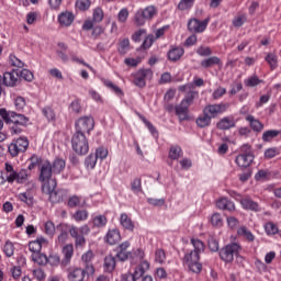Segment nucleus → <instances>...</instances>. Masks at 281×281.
Returning <instances> with one entry per match:
<instances>
[{
  "label": "nucleus",
  "mask_w": 281,
  "mask_h": 281,
  "mask_svg": "<svg viewBox=\"0 0 281 281\" xmlns=\"http://www.w3.org/2000/svg\"><path fill=\"white\" fill-rule=\"evenodd\" d=\"M210 24V18L201 21L199 19H191L188 22V30L194 34H203L205 30H207V25Z\"/></svg>",
  "instance_id": "dca6fc26"
},
{
  "label": "nucleus",
  "mask_w": 281,
  "mask_h": 281,
  "mask_svg": "<svg viewBox=\"0 0 281 281\" xmlns=\"http://www.w3.org/2000/svg\"><path fill=\"white\" fill-rule=\"evenodd\" d=\"M150 269V263L146 260L142 261L140 265H138L134 272H127L122 276L121 281H137L139 278H143L146 271Z\"/></svg>",
  "instance_id": "ddd939ff"
},
{
  "label": "nucleus",
  "mask_w": 281,
  "mask_h": 281,
  "mask_svg": "<svg viewBox=\"0 0 281 281\" xmlns=\"http://www.w3.org/2000/svg\"><path fill=\"white\" fill-rule=\"evenodd\" d=\"M66 166H67V162L65 161V159L56 158L53 161V166H52L54 175H60L63 170H65Z\"/></svg>",
  "instance_id": "c9c22d12"
},
{
  "label": "nucleus",
  "mask_w": 281,
  "mask_h": 281,
  "mask_svg": "<svg viewBox=\"0 0 281 281\" xmlns=\"http://www.w3.org/2000/svg\"><path fill=\"white\" fill-rule=\"evenodd\" d=\"M117 263V259L113 255L105 256L103 260V271L104 273H113L115 271V267Z\"/></svg>",
  "instance_id": "393cba45"
},
{
  "label": "nucleus",
  "mask_w": 281,
  "mask_h": 281,
  "mask_svg": "<svg viewBox=\"0 0 281 281\" xmlns=\"http://www.w3.org/2000/svg\"><path fill=\"white\" fill-rule=\"evenodd\" d=\"M195 98H199V92L195 91V90H190L189 92H187V94L181 100V102L183 104H186L187 106H192V104H194V99Z\"/></svg>",
  "instance_id": "58836bf2"
},
{
  "label": "nucleus",
  "mask_w": 281,
  "mask_h": 281,
  "mask_svg": "<svg viewBox=\"0 0 281 281\" xmlns=\"http://www.w3.org/2000/svg\"><path fill=\"white\" fill-rule=\"evenodd\" d=\"M128 247H131V241L128 240L123 241L116 247V255L114 257H116L120 262H126V260L131 258V251H128Z\"/></svg>",
  "instance_id": "a211bd4d"
},
{
  "label": "nucleus",
  "mask_w": 281,
  "mask_h": 281,
  "mask_svg": "<svg viewBox=\"0 0 281 281\" xmlns=\"http://www.w3.org/2000/svg\"><path fill=\"white\" fill-rule=\"evenodd\" d=\"M263 229L267 234V236H276V234L279 233L280 228L278 227V224L273 222H268L265 224Z\"/></svg>",
  "instance_id": "37998d69"
},
{
  "label": "nucleus",
  "mask_w": 281,
  "mask_h": 281,
  "mask_svg": "<svg viewBox=\"0 0 281 281\" xmlns=\"http://www.w3.org/2000/svg\"><path fill=\"white\" fill-rule=\"evenodd\" d=\"M190 243L193 250H189L182 258V265L192 273H201L203 271V263H201V254L205 251V243L199 238H191Z\"/></svg>",
  "instance_id": "f257e3e1"
},
{
  "label": "nucleus",
  "mask_w": 281,
  "mask_h": 281,
  "mask_svg": "<svg viewBox=\"0 0 281 281\" xmlns=\"http://www.w3.org/2000/svg\"><path fill=\"white\" fill-rule=\"evenodd\" d=\"M166 250H164V248H156L154 252V262H156V265H166Z\"/></svg>",
  "instance_id": "e433bc0d"
},
{
  "label": "nucleus",
  "mask_w": 281,
  "mask_h": 281,
  "mask_svg": "<svg viewBox=\"0 0 281 281\" xmlns=\"http://www.w3.org/2000/svg\"><path fill=\"white\" fill-rule=\"evenodd\" d=\"M246 122H249L250 128H252L255 133H260L262 132V128H265V125L262 124V122H260L254 115H247Z\"/></svg>",
  "instance_id": "2f4dec72"
},
{
  "label": "nucleus",
  "mask_w": 281,
  "mask_h": 281,
  "mask_svg": "<svg viewBox=\"0 0 281 281\" xmlns=\"http://www.w3.org/2000/svg\"><path fill=\"white\" fill-rule=\"evenodd\" d=\"M228 194L229 196H232V199L240 203L244 210H249L250 212H260V205L258 204V202L252 201V199L248 195L243 196V194L234 190H229Z\"/></svg>",
  "instance_id": "0eeeda50"
},
{
  "label": "nucleus",
  "mask_w": 281,
  "mask_h": 281,
  "mask_svg": "<svg viewBox=\"0 0 281 281\" xmlns=\"http://www.w3.org/2000/svg\"><path fill=\"white\" fill-rule=\"evenodd\" d=\"M186 54V50L181 46H173L168 52V59L171 63H177V60H181V57Z\"/></svg>",
  "instance_id": "c756f323"
},
{
  "label": "nucleus",
  "mask_w": 281,
  "mask_h": 281,
  "mask_svg": "<svg viewBox=\"0 0 281 281\" xmlns=\"http://www.w3.org/2000/svg\"><path fill=\"white\" fill-rule=\"evenodd\" d=\"M95 128V120H93V116H83L76 121L75 123V133H81V135H91V131Z\"/></svg>",
  "instance_id": "f8f14e48"
},
{
  "label": "nucleus",
  "mask_w": 281,
  "mask_h": 281,
  "mask_svg": "<svg viewBox=\"0 0 281 281\" xmlns=\"http://www.w3.org/2000/svg\"><path fill=\"white\" fill-rule=\"evenodd\" d=\"M13 102L16 111H23V109H25V106L27 105V101L21 95L15 97Z\"/></svg>",
  "instance_id": "864d4df0"
},
{
  "label": "nucleus",
  "mask_w": 281,
  "mask_h": 281,
  "mask_svg": "<svg viewBox=\"0 0 281 281\" xmlns=\"http://www.w3.org/2000/svg\"><path fill=\"white\" fill-rule=\"evenodd\" d=\"M106 223H109L106 215H94L89 222L92 225V229H102V227H106Z\"/></svg>",
  "instance_id": "c85d7f7f"
},
{
  "label": "nucleus",
  "mask_w": 281,
  "mask_h": 281,
  "mask_svg": "<svg viewBox=\"0 0 281 281\" xmlns=\"http://www.w3.org/2000/svg\"><path fill=\"white\" fill-rule=\"evenodd\" d=\"M120 225L123 227V229H126L127 232L135 231V222H133V220L126 213H121Z\"/></svg>",
  "instance_id": "7c9ffc66"
},
{
  "label": "nucleus",
  "mask_w": 281,
  "mask_h": 281,
  "mask_svg": "<svg viewBox=\"0 0 281 281\" xmlns=\"http://www.w3.org/2000/svg\"><path fill=\"white\" fill-rule=\"evenodd\" d=\"M29 124L30 117L25 116L24 114L11 112V122L9 124L11 135H21V132L25 131Z\"/></svg>",
  "instance_id": "39448f33"
},
{
  "label": "nucleus",
  "mask_w": 281,
  "mask_h": 281,
  "mask_svg": "<svg viewBox=\"0 0 281 281\" xmlns=\"http://www.w3.org/2000/svg\"><path fill=\"white\" fill-rule=\"evenodd\" d=\"M71 144L72 150H75L77 155H87V153H89V140L85 134L75 132Z\"/></svg>",
  "instance_id": "9d476101"
},
{
  "label": "nucleus",
  "mask_w": 281,
  "mask_h": 281,
  "mask_svg": "<svg viewBox=\"0 0 281 281\" xmlns=\"http://www.w3.org/2000/svg\"><path fill=\"white\" fill-rule=\"evenodd\" d=\"M227 93V89L223 88V87H217L213 93H212V98L213 100H221V98H223V95H225Z\"/></svg>",
  "instance_id": "338daca9"
},
{
  "label": "nucleus",
  "mask_w": 281,
  "mask_h": 281,
  "mask_svg": "<svg viewBox=\"0 0 281 281\" xmlns=\"http://www.w3.org/2000/svg\"><path fill=\"white\" fill-rule=\"evenodd\" d=\"M155 16H157V7L148 5L135 13L134 23L138 27H142L143 25H146L147 21H150Z\"/></svg>",
  "instance_id": "6e6552de"
},
{
  "label": "nucleus",
  "mask_w": 281,
  "mask_h": 281,
  "mask_svg": "<svg viewBox=\"0 0 281 281\" xmlns=\"http://www.w3.org/2000/svg\"><path fill=\"white\" fill-rule=\"evenodd\" d=\"M214 65H223L221 58L217 56H212L201 61V67H203V69H210V67H214Z\"/></svg>",
  "instance_id": "f704fd0d"
},
{
  "label": "nucleus",
  "mask_w": 281,
  "mask_h": 281,
  "mask_svg": "<svg viewBox=\"0 0 281 281\" xmlns=\"http://www.w3.org/2000/svg\"><path fill=\"white\" fill-rule=\"evenodd\" d=\"M180 157H183V149L178 145H172L169 149V159L177 161Z\"/></svg>",
  "instance_id": "ea45409f"
},
{
  "label": "nucleus",
  "mask_w": 281,
  "mask_h": 281,
  "mask_svg": "<svg viewBox=\"0 0 281 281\" xmlns=\"http://www.w3.org/2000/svg\"><path fill=\"white\" fill-rule=\"evenodd\" d=\"M211 224L213 225V227H223V217L220 213H214L211 216Z\"/></svg>",
  "instance_id": "0e129e2a"
},
{
  "label": "nucleus",
  "mask_w": 281,
  "mask_h": 281,
  "mask_svg": "<svg viewBox=\"0 0 281 281\" xmlns=\"http://www.w3.org/2000/svg\"><path fill=\"white\" fill-rule=\"evenodd\" d=\"M128 9L124 8L121 9L119 14H117V21L119 23H126L128 21Z\"/></svg>",
  "instance_id": "774afa93"
},
{
  "label": "nucleus",
  "mask_w": 281,
  "mask_h": 281,
  "mask_svg": "<svg viewBox=\"0 0 281 281\" xmlns=\"http://www.w3.org/2000/svg\"><path fill=\"white\" fill-rule=\"evenodd\" d=\"M76 8H78V10L81 12H87V10L91 8V0H77Z\"/></svg>",
  "instance_id": "bf43d9fd"
},
{
  "label": "nucleus",
  "mask_w": 281,
  "mask_h": 281,
  "mask_svg": "<svg viewBox=\"0 0 281 281\" xmlns=\"http://www.w3.org/2000/svg\"><path fill=\"white\" fill-rule=\"evenodd\" d=\"M63 254L65 259L63 260L64 265H69L71 262V258H74V245L69 244L64 246Z\"/></svg>",
  "instance_id": "4c0bfd02"
},
{
  "label": "nucleus",
  "mask_w": 281,
  "mask_h": 281,
  "mask_svg": "<svg viewBox=\"0 0 281 281\" xmlns=\"http://www.w3.org/2000/svg\"><path fill=\"white\" fill-rule=\"evenodd\" d=\"M42 115L46 117L47 122H56V112L49 105L42 108Z\"/></svg>",
  "instance_id": "a19ab883"
},
{
  "label": "nucleus",
  "mask_w": 281,
  "mask_h": 281,
  "mask_svg": "<svg viewBox=\"0 0 281 281\" xmlns=\"http://www.w3.org/2000/svg\"><path fill=\"white\" fill-rule=\"evenodd\" d=\"M216 207L226 212H234L236 210V204L227 198H222L216 201Z\"/></svg>",
  "instance_id": "cd10ccee"
},
{
  "label": "nucleus",
  "mask_w": 281,
  "mask_h": 281,
  "mask_svg": "<svg viewBox=\"0 0 281 281\" xmlns=\"http://www.w3.org/2000/svg\"><path fill=\"white\" fill-rule=\"evenodd\" d=\"M9 65H11V67H18L19 69H23V67H25L23 60L19 59L14 54L9 56Z\"/></svg>",
  "instance_id": "603ef678"
},
{
  "label": "nucleus",
  "mask_w": 281,
  "mask_h": 281,
  "mask_svg": "<svg viewBox=\"0 0 281 281\" xmlns=\"http://www.w3.org/2000/svg\"><path fill=\"white\" fill-rule=\"evenodd\" d=\"M92 21L94 23H102L104 21V10L102 8L98 7L93 10Z\"/></svg>",
  "instance_id": "3c124183"
},
{
  "label": "nucleus",
  "mask_w": 281,
  "mask_h": 281,
  "mask_svg": "<svg viewBox=\"0 0 281 281\" xmlns=\"http://www.w3.org/2000/svg\"><path fill=\"white\" fill-rule=\"evenodd\" d=\"M91 233V228L89 225L85 224L78 228V226H71L69 228V234L71 238L75 240V247L77 249H82L87 245V238L85 236H89Z\"/></svg>",
  "instance_id": "20e7f679"
},
{
  "label": "nucleus",
  "mask_w": 281,
  "mask_h": 281,
  "mask_svg": "<svg viewBox=\"0 0 281 281\" xmlns=\"http://www.w3.org/2000/svg\"><path fill=\"white\" fill-rule=\"evenodd\" d=\"M247 21V14L246 13H241V14H237L234 19L232 24L235 27H243V25L245 24V22Z\"/></svg>",
  "instance_id": "5fc2aeb1"
},
{
  "label": "nucleus",
  "mask_w": 281,
  "mask_h": 281,
  "mask_svg": "<svg viewBox=\"0 0 281 281\" xmlns=\"http://www.w3.org/2000/svg\"><path fill=\"white\" fill-rule=\"evenodd\" d=\"M195 124L199 128H207V126H211L212 124V119L202 112V114L195 120Z\"/></svg>",
  "instance_id": "72a5a7b5"
},
{
  "label": "nucleus",
  "mask_w": 281,
  "mask_h": 281,
  "mask_svg": "<svg viewBox=\"0 0 281 281\" xmlns=\"http://www.w3.org/2000/svg\"><path fill=\"white\" fill-rule=\"evenodd\" d=\"M95 260V252L93 250H87L81 256V262L85 265V270L87 276H93L95 273V267L93 266V261Z\"/></svg>",
  "instance_id": "f3484780"
},
{
  "label": "nucleus",
  "mask_w": 281,
  "mask_h": 281,
  "mask_svg": "<svg viewBox=\"0 0 281 281\" xmlns=\"http://www.w3.org/2000/svg\"><path fill=\"white\" fill-rule=\"evenodd\" d=\"M194 7V0H181L178 4V10L184 12L186 10H191Z\"/></svg>",
  "instance_id": "13d9d810"
},
{
  "label": "nucleus",
  "mask_w": 281,
  "mask_h": 281,
  "mask_svg": "<svg viewBox=\"0 0 281 281\" xmlns=\"http://www.w3.org/2000/svg\"><path fill=\"white\" fill-rule=\"evenodd\" d=\"M153 69L150 68H140L136 72L131 75L132 82L135 85V87H138L139 89H144L146 87L147 80H153Z\"/></svg>",
  "instance_id": "1a4fd4ad"
},
{
  "label": "nucleus",
  "mask_w": 281,
  "mask_h": 281,
  "mask_svg": "<svg viewBox=\"0 0 281 281\" xmlns=\"http://www.w3.org/2000/svg\"><path fill=\"white\" fill-rule=\"evenodd\" d=\"M241 249L243 247L238 243H231L220 249L218 256L223 262L231 265V262H234V258L240 254Z\"/></svg>",
  "instance_id": "423d86ee"
},
{
  "label": "nucleus",
  "mask_w": 281,
  "mask_h": 281,
  "mask_svg": "<svg viewBox=\"0 0 281 281\" xmlns=\"http://www.w3.org/2000/svg\"><path fill=\"white\" fill-rule=\"evenodd\" d=\"M87 270L82 268H70L68 270V280L69 281H85L87 278Z\"/></svg>",
  "instance_id": "aec40b11"
},
{
  "label": "nucleus",
  "mask_w": 281,
  "mask_h": 281,
  "mask_svg": "<svg viewBox=\"0 0 281 281\" xmlns=\"http://www.w3.org/2000/svg\"><path fill=\"white\" fill-rule=\"evenodd\" d=\"M140 64H142V57H136V58L127 57L124 59V65H126V67H137Z\"/></svg>",
  "instance_id": "69168bd1"
},
{
  "label": "nucleus",
  "mask_w": 281,
  "mask_h": 281,
  "mask_svg": "<svg viewBox=\"0 0 281 281\" xmlns=\"http://www.w3.org/2000/svg\"><path fill=\"white\" fill-rule=\"evenodd\" d=\"M216 127L220 131H229V128H236V119H234L232 115L224 116L217 122Z\"/></svg>",
  "instance_id": "4be33fe9"
},
{
  "label": "nucleus",
  "mask_w": 281,
  "mask_h": 281,
  "mask_svg": "<svg viewBox=\"0 0 281 281\" xmlns=\"http://www.w3.org/2000/svg\"><path fill=\"white\" fill-rule=\"evenodd\" d=\"M131 190L134 194H139V192H142V178H135L131 182Z\"/></svg>",
  "instance_id": "4d7b16f0"
},
{
  "label": "nucleus",
  "mask_w": 281,
  "mask_h": 281,
  "mask_svg": "<svg viewBox=\"0 0 281 281\" xmlns=\"http://www.w3.org/2000/svg\"><path fill=\"white\" fill-rule=\"evenodd\" d=\"M30 161H31V164L29 165L26 170L30 172V175H32V170H34L36 168V166H38V164H41L43 160L37 155H33L30 158Z\"/></svg>",
  "instance_id": "052dcab7"
},
{
  "label": "nucleus",
  "mask_w": 281,
  "mask_h": 281,
  "mask_svg": "<svg viewBox=\"0 0 281 281\" xmlns=\"http://www.w3.org/2000/svg\"><path fill=\"white\" fill-rule=\"evenodd\" d=\"M237 236L246 240V243H254L256 240V235L247 228V226H240L237 228Z\"/></svg>",
  "instance_id": "bb28decb"
},
{
  "label": "nucleus",
  "mask_w": 281,
  "mask_h": 281,
  "mask_svg": "<svg viewBox=\"0 0 281 281\" xmlns=\"http://www.w3.org/2000/svg\"><path fill=\"white\" fill-rule=\"evenodd\" d=\"M52 175H54L52 162H49V160H46L40 167L38 180L43 183L42 186L43 194H48L50 201L54 202V194H56L57 182H56V179H52Z\"/></svg>",
  "instance_id": "7ed1b4c3"
},
{
  "label": "nucleus",
  "mask_w": 281,
  "mask_h": 281,
  "mask_svg": "<svg viewBox=\"0 0 281 281\" xmlns=\"http://www.w3.org/2000/svg\"><path fill=\"white\" fill-rule=\"evenodd\" d=\"M241 150H244V154H239L236 159L235 164L239 166V168H249L251 164L254 162V154L251 153V146L249 145H244Z\"/></svg>",
  "instance_id": "2eb2a0df"
},
{
  "label": "nucleus",
  "mask_w": 281,
  "mask_h": 281,
  "mask_svg": "<svg viewBox=\"0 0 281 281\" xmlns=\"http://www.w3.org/2000/svg\"><path fill=\"white\" fill-rule=\"evenodd\" d=\"M30 171L27 169H20L16 171L14 166L5 162L4 165V173L0 171V186L3 183H18L20 186H24L30 182Z\"/></svg>",
  "instance_id": "f03ea898"
},
{
  "label": "nucleus",
  "mask_w": 281,
  "mask_h": 281,
  "mask_svg": "<svg viewBox=\"0 0 281 281\" xmlns=\"http://www.w3.org/2000/svg\"><path fill=\"white\" fill-rule=\"evenodd\" d=\"M72 218L77 222V223H82L85 221H87V218H89V211L87 210H78L74 215Z\"/></svg>",
  "instance_id": "de8ad7c7"
},
{
  "label": "nucleus",
  "mask_w": 281,
  "mask_h": 281,
  "mask_svg": "<svg viewBox=\"0 0 281 281\" xmlns=\"http://www.w3.org/2000/svg\"><path fill=\"white\" fill-rule=\"evenodd\" d=\"M278 135H280V131L278 130H268L266 132H263L261 139L262 142H273V139H276V137H278Z\"/></svg>",
  "instance_id": "c03bdc74"
},
{
  "label": "nucleus",
  "mask_w": 281,
  "mask_h": 281,
  "mask_svg": "<svg viewBox=\"0 0 281 281\" xmlns=\"http://www.w3.org/2000/svg\"><path fill=\"white\" fill-rule=\"evenodd\" d=\"M260 82H262V80H260V78H258V76H252V77L244 80L245 87H258V85H260Z\"/></svg>",
  "instance_id": "e2e57ef3"
},
{
  "label": "nucleus",
  "mask_w": 281,
  "mask_h": 281,
  "mask_svg": "<svg viewBox=\"0 0 281 281\" xmlns=\"http://www.w3.org/2000/svg\"><path fill=\"white\" fill-rule=\"evenodd\" d=\"M229 106H231L229 102L207 104L203 109V113L209 115L211 120H216L218 115H223V113H227V111H229Z\"/></svg>",
  "instance_id": "9b49d317"
},
{
  "label": "nucleus",
  "mask_w": 281,
  "mask_h": 281,
  "mask_svg": "<svg viewBox=\"0 0 281 281\" xmlns=\"http://www.w3.org/2000/svg\"><path fill=\"white\" fill-rule=\"evenodd\" d=\"M29 147L30 140L27 139V137L22 136L13 140L9 145L8 150L11 157H18L20 153H25V150H27Z\"/></svg>",
  "instance_id": "4468645a"
},
{
  "label": "nucleus",
  "mask_w": 281,
  "mask_h": 281,
  "mask_svg": "<svg viewBox=\"0 0 281 281\" xmlns=\"http://www.w3.org/2000/svg\"><path fill=\"white\" fill-rule=\"evenodd\" d=\"M103 85L108 89H111V91H113L116 95H119V98H123L124 97V91H122L120 89V87H117L115 83H113V81H111L109 79H104L103 80Z\"/></svg>",
  "instance_id": "79ce46f5"
},
{
  "label": "nucleus",
  "mask_w": 281,
  "mask_h": 281,
  "mask_svg": "<svg viewBox=\"0 0 281 281\" xmlns=\"http://www.w3.org/2000/svg\"><path fill=\"white\" fill-rule=\"evenodd\" d=\"M266 63L270 66V69L273 71L274 69H278V55L273 53H269L266 56Z\"/></svg>",
  "instance_id": "8fccbe9b"
},
{
  "label": "nucleus",
  "mask_w": 281,
  "mask_h": 281,
  "mask_svg": "<svg viewBox=\"0 0 281 281\" xmlns=\"http://www.w3.org/2000/svg\"><path fill=\"white\" fill-rule=\"evenodd\" d=\"M175 113L180 122H186L188 120V113H190V106L181 101L180 104L175 106Z\"/></svg>",
  "instance_id": "a878e982"
},
{
  "label": "nucleus",
  "mask_w": 281,
  "mask_h": 281,
  "mask_svg": "<svg viewBox=\"0 0 281 281\" xmlns=\"http://www.w3.org/2000/svg\"><path fill=\"white\" fill-rule=\"evenodd\" d=\"M44 233H45L47 236H54V234H56V226L54 225V222L47 221V222L44 224Z\"/></svg>",
  "instance_id": "680f3d73"
},
{
  "label": "nucleus",
  "mask_w": 281,
  "mask_h": 281,
  "mask_svg": "<svg viewBox=\"0 0 281 281\" xmlns=\"http://www.w3.org/2000/svg\"><path fill=\"white\" fill-rule=\"evenodd\" d=\"M19 70L13 69L11 71L4 72L2 76V85H4V87H16V85H19Z\"/></svg>",
  "instance_id": "6ab92c4d"
},
{
  "label": "nucleus",
  "mask_w": 281,
  "mask_h": 281,
  "mask_svg": "<svg viewBox=\"0 0 281 281\" xmlns=\"http://www.w3.org/2000/svg\"><path fill=\"white\" fill-rule=\"evenodd\" d=\"M19 201L25 203L26 205H34V196L30 192L19 193L18 195Z\"/></svg>",
  "instance_id": "09e8293b"
},
{
  "label": "nucleus",
  "mask_w": 281,
  "mask_h": 281,
  "mask_svg": "<svg viewBox=\"0 0 281 281\" xmlns=\"http://www.w3.org/2000/svg\"><path fill=\"white\" fill-rule=\"evenodd\" d=\"M75 20H76V16L74 15V13L69 11L61 12L57 16V22L59 23L60 27H71V24L74 23Z\"/></svg>",
  "instance_id": "412c9836"
},
{
  "label": "nucleus",
  "mask_w": 281,
  "mask_h": 281,
  "mask_svg": "<svg viewBox=\"0 0 281 281\" xmlns=\"http://www.w3.org/2000/svg\"><path fill=\"white\" fill-rule=\"evenodd\" d=\"M44 245H49V241L47 240V238L40 236L36 238V240L29 243V249L30 251H32V254H40Z\"/></svg>",
  "instance_id": "5701e85b"
},
{
  "label": "nucleus",
  "mask_w": 281,
  "mask_h": 281,
  "mask_svg": "<svg viewBox=\"0 0 281 281\" xmlns=\"http://www.w3.org/2000/svg\"><path fill=\"white\" fill-rule=\"evenodd\" d=\"M14 243L7 240L2 247V251L7 258H12L14 256Z\"/></svg>",
  "instance_id": "a18cd8bd"
},
{
  "label": "nucleus",
  "mask_w": 281,
  "mask_h": 281,
  "mask_svg": "<svg viewBox=\"0 0 281 281\" xmlns=\"http://www.w3.org/2000/svg\"><path fill=\"white\" fill-rule=\"evenodd\" d=\"M98 164V156H94V154H90L86 159H85V166L87 170H93Z\"/></svg>",
  "instance_id": "49530a36"
},
{
  "label": "nucleus",
  "mask_w": 281,
  "mask_h": 281,
  "mask_svg": "<svg viewBox=\"0 0 281 281\" xmlns=\"http://www.w3.org/2000/svg\"><path fill=\"white\" fill-rule=\"evenodd\" d=\"M117 52L121 56H126L131 52V40L128 37L119 41Z\"/></svg>",
  "instance_id": "473e14b6"
},
{
  "label": "nucleus",
  "mask_w": 281,
  "mask_h": 281,
  "mask_svg": "<svg viewBox=\"0 0 281 281\" xmlns=\"http://www.w3.org/2000/svg\"><path fill=\"white\" fill-rule=\"evenodd\" d=\"M31 258L33 262H36V265H47V256L41 252L32 254Z\"/></svg>",
  "instance_id": "6e6d98bb"
},
{
  "label": "nucleus",
  "mask_w": 281,
  "mask_h": 281,
  "mask_svg": "<svg viewBox=\"0 0 281 281\" xmlns=\"http://www.w3.org/2000/svg\"><path fill=\"white\" fill-rule=\"evenodd\" d=\"M105 243L108 245H117L122 240V235L120 234V229L113 228L109 229L105 237H104Z\"/></svg>",
  "instance_id": "b1692460"
}]
</instances>
